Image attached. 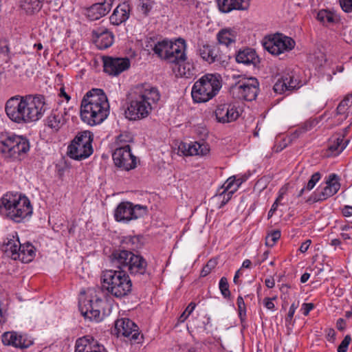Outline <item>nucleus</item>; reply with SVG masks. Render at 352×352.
I'll list each match as a JSON object with an SVG mask.
<instances>
[{"instance_id":"bb28decb","label":"nucleus","mask_w":352,"mask_h":352,"mask_svg":"<svg viewBox=\"0 0 352 352\" xmlns=\"http://www.w3.org/2000/svg\"><path fill=\"white\" fill-rule=\"evenodd\" d=\"M130 12L131 6L128 3H120L111 15L109 18L110 22L114 25L122 24L129 19Z\"/></svg>"},{"instance_id":"c9c22d12","label":"nucleus","mask_w":352,"mask_h":352,"mask_svg":"<svg viewBox=\"0 0 352 352\" xmlns=\"http://www.w3.org/2000/svg\"><path fill=\"white\" fill-rule=\"evenodd\" d=\"M44 0H20V8L29 15L38 12L43 6Z\"/></svg>"},{"instance_id":"0eeeda50","label":"nucleus","mask_w":352,"mask_h":352,"mask_svg":"<svg viewBox=\"0 0 352 352\" xmlns=\"http://www.w3.org/2000/svg\"><path fill=\"white\" fill-rule=\"evenodd\" d=\"M29 140L11 132L0 133V153L12 162L21 161L30 151Z\"/></svg>"},{"instance_id":"09e8293b","label":"nucleus","mask_w":352,"mask_h":352,"mask_svg":"<svg viewBox=\"0 0 352 352\" xmlns=\"http://www.w3.org/2000/svg\"><path fill=\"white\" fill-rule=\"evenodd\" d=\"M231 3L232 1H230V0H217L218 8L223 13H228L232 11L228 9V7H232Z\"/></svg>"},{"instance_id":"c85d7f7f","label":"nucleus","mask_w":352,"mask_h":352,"mask_svg":"<svg viewBox=\"0 0 352 352\" xmlns=\"http://www.w3.org/2000/svg\"><path fill=\"white\" fill-rule=\"evenodd\" d=\"M114 36L106 28L98 27L91 31V41L94 43L113 44Z\"/></svg>"},{"instance_id":"4468645a","label":"nucleus","mask_w":352,"mask_h":352,"mask_svg":"<svg viewBox=\"0 0 352 352\" xmlns=\"http://www.w3.org/2000/svg\"><path fill=\"white\" fill-rule=\"evenodd\" d=\"M325 184V186L316 189L310 199L314 202L322 201L336 194L340 188V178L335 173L330 174Z\"/></svg>"},{"instance_id":"680f3d73","label":"nucleus","mask_w":352,"mask_h":352,"mask_svg":"<svg viewBox=\"0 0 352 352\" xmlns=\"http://www.w3.org/2000/svg\"><path fill=\"white\" fill-rule=\"evenodd\" d=\"M342 213L344 217L352 216V206H345L342 210Z\"/></svg>"},{"instance_id":"37998d69","label":"nucleus","mask_w":352,"mask_h":352,"mask_svg":"<svg viewBox=\"0 0 352 352\" xmlns=\"http://www.w3.org/2000/svg\"><path fill=\"white\" fill-rule=\"evenodd\" d=\"M219 287L223 298H229L230 297L231 293L229 289V284L226 277L223 276L221 278L219 283Z\"/></svg>"},{"instance_id":"ea45409f","label":"nucleus","mask_w":352,"mask_h":352,"mask_svg":"<svg viewBox=\"0 0 352 352\" xmlns=\"http://www.w3.org/2000/svg\"><path fill=\"white\" fill-rule=\"evenodd\" d=\"M321 179V174L319 172H316L314 173L311 178L309 179L307 185L304 186L299 192L297 195L298 197H301L305 190L310 191L311 190L316 186V184L320 181Z\"/></svg>"},{"instance_id":"f257e3e1","label":"nucleus","mask_w":352,"mask_h":352,"mask_svg":"<svg viewBox=\"0 0 352 352\" xmlns=\"http://www.w3.org/2000/svg\"><path fill=\"white\" fill-rule=\"evenodd\" d=\"M49 109L45 97L41 94L16 95L9 98L5 105L8 118L18 124L39 120Z\"/></svg>"},{"instance_id":"a19ab883","label":"nucleus","mask_w":352,"mask_h":352,"mask_svg":"<svg viewBox=\"0 0 352 352\" xmlns=\"http://www.w3.org/2000/svg\"><path fill=\"white\" fill-rule=\"evenodd\" d=\"M232 7H228V10H247L250 7V0H230Z\"/></svg>"},{"instance_id":"423d86ee","label":"nucleus","mask_w":352,"mask_h":352,"mask_svg":"<svg viewBox=\"0 0 352 352\" xmlns=\"http://www.w3.org/2000/svg\"><path fill=\"white\" fill-rule=\"evenodd\" d=\"M100 280L102 289L117 298H124L132 291V281L124 270H105Z\"/></svg>"},{"instance_id":"774afa93","label":"nucleus","mask_w":352,"mask_h":352,"mask_svg":"<svg viewBox=\"0 0 352 352\" xmlns=\"http://www.w3.org/2000/svg\"><path fill=\"white\" fill-rule=\"evenodd\" d=\"M247 177L245 176H242L239 177H236V186L238 189L239 186L245 182L246 181Z\"/></svg>"},{"instance_id":"49530a36","label":"nucleus","mask_w":352,"mask_h":352,"mask_svg":"<svg viewBox=\"0 0 352 352\" xmlns=\"http://www.w3.org/2000/svg\"><path fill=\"white\" fill-rule=\"evenodd\" d=\"M236 304L238 307L239 316L240 318V320L241 321H243L245 319L246 316V308L244 300L241 296H238L236 300Z\"/></svg>"},{"instance_id":"ddd939ff","label":"nucleus","mask_w":352,"mask_h":352,"mask_svg":"<svg viewBox=\"0 0 352 352\" xmlns=\"http://www.w3.org/2000/svg\"><path fill=\"white\" fill-rule=\"evenodd\" d=\"M112 157L116 166L122 170L129 171L136 167L137 159L131 153L129 144L117 147L112 154Z\"/></svg>"},{"instance_id":"6ab92c4d","label":"nucleus","mask_w":352,"mask_h":352,"mask_svg":"<svg viewBox=\"0 0 352 352\" xmlns=\"http://www.w3.org/2000/svg\"><path fill=\"white\" fill-rule=\"evenodd\" d=\"M214 113L217 122L223 124L235 121L240 115L237 107L231 103L219 104Z\"/></svg>"},{"instance_id":"69168bd1","label":"nucleus","mask_w":352,"mask_h":352,"mask_svg":"<svg viewBox=\"0 0 352 352\" xmlns=\"http://www.w3.org/2000/svg\"><path fill=\"white\" fill-rule=\"evenodd\" d=\"M265 285L267 288H273L275 285L274 278L269 277L265 280Z\"/></svg>"},{"instance_id":"6e6552de","label":"nucleus","mask_w":352,"mask_h":352,"mask_svg":"<svg viewBox=\"0 0 352 352\" xmlns=\"http://www.w3.org/2000/svg\"><path fill=\"white\" fill-rule=\"evenodd\" d=\"M221 88L220 76L206 74L193 85L191 95L194 102H206L213 98Z\"/></svg>"},{"instance_id":"4d7b16f0","label":"nucleus","mask_w":352,"mask_h":352,"mask_svg":"<svg viewBox=\"0 0 352 352\" xmlns=\"http://www.w3.org/2000/svg\"><path fill=\"white\" fill-rule=\"evenodd\" d=\"M315 307L314 305L311 302L310 303H303L301 307V311L304 316H308L309 312L314 309Z\"/></svg>"},{"instance_id":"dca6fc26","label":"nucleus","mask_w":352,"mask_h":352,"mask_svg":"<svg viewBox=\"0 0 352 352\" xmlns=\"http://www.w3.org/2000/svg\"><path fill=\"white\" fill-rule=\"evenodd\" d=\"M104 72L111 76H118L127 70L131 65L128 58H113L104 56L102 58Z\"/></svg>"},{"instance_id":"bf43d9fd","label":"nucleus","mask_w":352,"mask_h":352,"mask_svg":"<svg viewBox=\"0 0 352 352\" xmlns=\"http://www.w3.org/2000/svg\"><path fill=\"white\" fill-rule=\"evenodd\" d=\"M264 306L269 310L274 311L275 305L270 298H265L263 300Z\"/></svg>"},{"instance_id":"0e129e2a","label":"nucleus","mask_w":352,"mask_h":352,"mask_svg":"<svg viewBox=\"0 0 352 352\" xmlns=\"http://www.w3.org/2000/svg\"><path fill=\"white\" fill-rule=\"evenodd\" d=\"M151 6L147 2L142 1L141 3V9L144 14H147L151 10Z\"/></svg>"},{"instance_id":"13d9d810","label":"nucleus","mask_w":352,"mask_h":352,"mask_svg":"<svg viewBox=\"0 0 352 352\" xmlns=\"http://www.w3.org/2000/svg\"><path fill=\"white\" fill-rule=\"evenodd\" d=\"M298 305H296L294 302L291 305L289 311H288V314H287V316L286 318L287 321L291 320L293 318L294 313H295L296 309L298 308Z\"/></svg>"},{"instance_id":"7ed1b4c3","label":"nucleus","mask_w":352,"mask_h":352,"mask_svg":"<svg viewBox=\"0 0 352 352\" xmlns=\"http://www.w3.org/2000/svg\"><path fill=\"white\" fill-rule=\"evenodd\" d=\"M109 114V104L102 89H92L83 97L80 105L82 120L90 126L102 123Z\"/></svg>"},{"instance_id":"58836bf2","label":"nucleus","mask_w":352,"mask_h":352,"mask_svg":"<svg viewBox=\"0 0 352 352\" xmlns=\"http://www.w3.org/2000/svg\"><path fill=\"white\" fill-rule=\"evenodd\" d=\"M265 50L272 55L278 56L294 48V45H263Z\"/></svg>"},{"instance_id":"72a5a7b5","label":"nucleus","mask_w":352,"mask_h":352,"mask_svg":"<svg viewBox=\"0 0 352 352\" xmlns=\"http://www.w3.org/2000/svg\"><path fill=\"white\" fill-rule=\"evenodd\" d=\"M261 44H295V41L291 37L276 32L265 35L261 41Z\"/></svg>"},{"instance_id":"7c9ffc66","label":"nucleus","mask_w":352,"mask_h":352,"mask_svg":"<svg viewBox=\"0 0 352 352\" xmlns=\"http://www.w3.org/2000/svg\"><path fill=\"white\" fill-rule=\"evenodd\" d=\"M146 43L147 44H186V41L182 37L171 39L162 38L161 35L151 32L146 36Z\"/></svg>"},{"instance_id":"3c124183","label":"nucleus","mask_w":352,"mask_h":352,"mask_svg":"<svg viewBox=\"0 0 352 352\" xmlns=\"http://www.w3.org/2000/svg\"><path fill=\"white\" fill-rule=\"evenodd\" d=\"M233 194H230L228 192H226L225 191H222L219 195H218V198L221 199V203L219 205V208L224 206L231 199Z\"/></svg>"},{"instance_id":"8fccbe9b","label":"nucleus","mask_w":352,"mask_h":352,"mask_svg":"<svg viewBox=\"0 0 352 352\" xmlns=\"http://www.w3.org/2000/svg\"><path fill=\"white\" fill-rule=\"evenodd\" d=\"M351 341L349 335H346L338 347V352H346L349 345Z\"/></svg>"},{"instance_id":"2eb2a0df","label":"nucleus","mask_w":352,"mask_h":352,"mask_svg":"<svg viewBox=\"0 0 352 352\" xmlns=\"http://www.w3.org/2000/svg\"><path fill=\"white\" fill-rule=\"evenodd\" d=\"M302 86L299 76L294 71L285 74L274 85L273 89L276 94H282L286 91L297 90Z\"/></svg>"},{"instance_id":"4be33fe9","label":"nucleus","mask_w":352,"mask_h":352,"mask_svg":"<svg viewBox=\"0 0 352 352\" xmlns=\"http://www.w3.org/2000/svg\"><path fill=\"white\" fill-rule=\"evenodd\" d=\"M74 352H107L93 337L85 336L76 340Z\"/></svg>"},{"instance_id":"f704fd0d","label":"nucleus","mask_w":352,"mask_h":352,"mask_svg":"<svg viewBox=\"0 0 352 352\" xmlns=\"http://www.w3.org/2000/svg\"><path fill=\"white\" fill-rule=\"evenodd\" d=\"M352 111V93L347 95L338 104L336 114L340 116L341 121L346 119L349 113Z\"/></svg>"},{"instance_id":"a211bd4d","label":"nucleus","mask_w":352,"mask_h":352,"mask_svg":"<svg viewBox=\"0 0 352 352\" xmlns=\"http://www.w3.org/2000/svg\"><path fill=\"white\" fill-rule=\"evenodd\" d=\"M115 330L118 337L124 336L135 340L139 336L138 326L129 318H124L116 320Z\"/></svg>"},{"instance_id":"20e7f679","label":"nucleus","mask_w":352,"mask_h":352,"mask_svg":"<svg viewBox=\"0 0 352 352\" xmlns=\"http://www.w3.org/2000/svg\"><path fill=\"white\" fill-rule=\"evenodd\" d=\"M0 212L15 223H21L31 217L33 208L24 195L7 192L0 199Z\"/></svg>"},{"instance_id":"f03ea898","label":"nucleus","mask_w":352,"mask_h":352,"mask_svg":"<svg viewBox=\"0 0 352 352\" xmlns=\"http://www.w3.org/2000/svg\"><path fill=\"white\" fill-rule=\"evenodd\" d=\"M160 99V94L157 87L148 83L137 85L126 111V117L131 120L146 118Z\"/></svg>"},{"instance_id":"5701e85b","label":"nucleus","mask_w":352,"mask_h":352,"mask_svg":"<svg viewBox=\"0 0 352 352\" xmlns=\"http://www.w3.org/2000/svg\"><path fill=\"white\" fill-rule=\"evenodd\" d=\"M2 342L4 345L19 349H26L32 344L31 340L15 331L5 332L2 335Z\"/></svg>"},{"instance_id":"9d476101","label":"nucleus","mask_w":352,"mask_h":352,"mask_svg":"<svg viewBox=\"0 0 352 352\" xmlns=\"http://www.w3.org/2000/svg\"><path fill=\"white\" fill-rule=\"evenodd\" d=\"M88 294L89 296L80 298L79 310L85 318L98 322L100 320V309L104 302L97 296L94 289H89Z\"/></svg>"},{"instance_id":"f3484780","label":"nucleus","mask_w":352,"mask_h":352,"mask_svg":"<svg viewBox=\"0 0 352 352\" xmlns=\"http://www.w3.org/2000/svg\"><path fill=\"white\" fill-rule=\"evenodd\" d=\"M199 55L209 64L217 63L223 66L227 62V56L220 51L219 45H199Z\"/></svg>"},{"instance_id":"aec40b11","label":"nucleus","mask_w":352,"mask_h":352,"mask_svg":"<svg viewBox=\"0 0 352 352\" xmlns=\"http://www.w3.org/2000/svg\"><path fill=\"white\" fill-rule=\"evenodd\" d=\"M132 254H135L133 252L126 250H116L110 256L111 263L118 270H124L126 272L130 271L131 263H132Z\"/></svg>"},{"instance_id":"5fc2aeb1","label":"nucleus","mask_w":352,"mask_h":352,"mask_svg":"<svg viewBox=\"0 0 352 352\" xmlns=\"http://www.w3.org/2000/svg\"><path fill=\"white\" fill-rule=\"evenodd\" d=\"M289 288H290V286L288 284H282L280 287V291L282 293L280 298L284 301H285L287 299V298L289 297Z\"/></svg>"},{"instance_id":"b1692460","label":"nucleus","mask_w":352,"mask_h":352,"mask_svg":"<svg viewBox=\"0 0 352 352\" xmlns=\"http://www.w3.org/2000/svg\"><path fill=\"white\" fill-rule=\"evenodd\" d=\"M114 0H104L93 4L85 10V15L90 21H96L105 16L111 10Z\"/></svg>"},{"instance_id":"c03bdc74","label":"nucleus","mask_w":352,"mask_h":352,"mask_svg":"<svg viewBox=\"0 0 352 352\" xmlns=\"http://www.w3.org/2000/svg\"><path fill=\"white\" fill-rule=\"evenodd\" d=\"M132 140L133 137L130 133L123 132L117 137L116 144L119 147L122 145L129 144Z\"/></svg>"},{"instance_id":"79ce46f5","label":"nucleus","mask_w":352,"mask_h":352,"mask_svg":"<svg viewBox=\"0 0 352 352\" xmlns=\"http://www.w3.org/2000/svg\"><path fill=\"white\" fill-rule=\"evenodd\" d=\"M222 188L223 191L230 194H234L236 190V176L229 177L223 184Z\"/></svg>"},{"instance_id":"1a4fd4ad","label":"nucleus","mask_w":352,"mask_h":352,"mask_svg":"<svg viewBox=\"0 0 352 352\" xmlns=\"http://www.w3.org/2000/svg\"><path fill=\"white\" fill-rule=\"evenodd\" d=\"M93 134L85 131L78 133L68 146V155L76 160L87 158L93 153Z\"/></svg>"},{"instance_id":"cd10ccee","label":"nucleus","mask_w":352,"mask_h":352,"mask_svg":"<svg viewBox=\"0 0 352 352\" xmlns=\"http://www.w3.org/2000/svg\"><path fill=\"white\" fill-rule=\"evenodd\" d=\"M236 60L238 63L248 65H252L254 67L260 62L259 57L256 54V51L250 47H245L243 50H240L236 55Z\"/></svg>"},{"instance_id":"c756f323","label":"nucleus","mask_w":352,"mask_h":352,"mask_svg":"<svg viewBox=\"0 0 352 352\" xmlns=\"http://www.w3.org/2000/svg\"><path fill=\"white\" fill-rule=\"evenodd\" d=\"M129 273L132 276H141L147 274L148 264L146 259L140 254H132Z\"/></svg>"},{"instance_id":"603ef678","label":"nucleus","mask_w":352,"mask_h":352,"mask_svg":"<svg viewBox=\"0 0 352 352\" xmlns=\"http://www.w3.org/2000/svg\"><path fill=\"white\" fill-rule=\"evenodd\" d=\"M215 266V262L210 260L207 264L203 267L201 272V276L204 277L206 276L208 274H209Z\"/></svg>"},{"instance_id":"a878e982","label":"nucleus","mask_w":352,"mask_h":352,"mask_svg":"<svg viewBox=\"0 0 352 352\" xmlns=\"http://www.w3.org/2000/svg\"><path fill=\"white\" fill-rule=\"evenodd\" d=\"M21 244L19 241L17 234L9 235L3 242V250L5 254L13 260L19 258V250Z\"/></svg>"},{"instance_id":"6e6d98bb","label":"nucleus","mask_w":352,"mask_h":352,"mask_svg":"<svg viewBox=\"0 0 352 352\" xmlns=\"http://www.w3.org/2000/svg\"><path fill=\"white\" fill-rule=\"evenodd\" d=\"M177 1L179 6L186 9L196 6V0H177Z\"/></svg>"},{"instance_id":"412c9836","label":"nucleus","mask_w":352,"mask_h":352,"mask_svg":"<svg viewBox=\"0 0 352 352\" xmlns=\"http://www.w3.org/2000/svg\"><path fill=\"white\" fill-rule=\"evenodd\" d=\"M210 151L208 145L198 142H181L178 146V153L184 156L207 155Z\"/></svg>"},{"instance_id":"393cba45","label":"nucleus","mask_w":352,"mask_h":352,"mask_svg":"<svg viewBox=\"0 0 352 352\" xmlns=\"http://www.w3.org/2000/svg\"><path fill=\"white\" fill-rule=\"evenodd\" d=\"M65 108L53 109L45 120V124L54 131H58L65 124L67 118Z\"/></svg>"},{"instance_id":"e433bc0d","label":"nucleus","mask_w":352,"mask_h":352,"mask_svg":"<svg viewBox=\"0 0 352 352\" xmlns=\"http://www.w3.org/2000/svg\"><path fill=\"white\" fill-rule=\"evenodd\" d=\"M317 19L325 25H333L339 21L338 15L327 10H320L317 14Z\"/></svg>"},{"instance_id":"a18cd8bd","label":"nucleus","mask_w":352,"mask_h":352,"mask_svg":"<svg viewBox=\"0 0 352 352\" xmlns=\"http://www.w3.org/2000/svg\"><path fill=\"white\" fill-rule=\"evenodd\" d=\"M280 237V232L274 230L269 234L265 238V244L267 246L273 247Z\"/></svg>"},{"instance_id":"4c0bfd02","label":"nucleus","mask_w":352,"mask_h":352,"mask_svg":"<svg viewBox=\"0 0 352 352\" xmlns=\"http://www.w3.org/2000/svg\"><path fill=\"white\" fill-rule=\"evenodd\" d=\"M19 254V258H17V260L21 261L22 263H29L35 255L34 248L29 243L21 245Z\"/></svg>"},{"instance_id":"864d4df0","label":"nucleus","mask_w":352,"mask_h":352,"mask_svg":"<svg viewBox=\"0 0 352 352\" xmlns=\"http://www.w3.org/2000/svg\"><path fill=\"white\" fill-rule=\"evenodd\" d=\"M340 4L345 12H352V0H340Z\"/></svg>"},{"instance_id":"052dcab7","label":"nucleus","mask_w":352,"mask_h":352,"mask_svg":"<svg viewBox=\"0 0 352 352\" xmlns=\"http://www.w3.org/2000/svg\"><path fill=\"white\" fill-rule=\"evenodd\" d=\"M311 241L310 239H307L306 240L305 242H303L300 246V248H299V250L302 252V253H305L307 251V250L309 249V245H311Z\"/></svg>"},{"instance_id":"473e14b6","label":"nucleus","mask_w":352,"mask_h":352,"mask_svg":"<svg viewBox=\"0 0 352 352\" xmlns=\"http://www.w3.org/2000/svg\"><path fill=\"white\" fill-rule=\"evenodd\" d=\"M239 36L235 28H223L217 34V38L219 44H232L238 41Z\"/></svg>"},{"instance_id":"2f4dec72","label":"nucleus","mask_w":352,"mask_h":352,"mask_svg":"<svg viewBox=\"0 0 352 352\" xmlns=\"http://www.w3.org/2000/svg\"><path fill=\"white\" fill-rule=\"evenodd\" d=\"M344 135H333L329 142L328 149L331 155H339L347 146L349 140L344 141Z\"/></svg>"},{"instance_id":"de8ad7c7","label":"nucleus","mask_w":352,"mask_h":352,"mask_svg":"<svg viewBox=\"0 0 352 352\" xmlns=\"http://www.w3.org/2000/svg\"><path fill=\"white\" fill-rule=\"evenodd\" d=\"M195 306V303L190 302L179 317V322H184L188 318L190 314L194 311Z\"/></svg>"},{"instance_id":"9b49d317","label":"nucleus","mask_w":352,"mask_h":352,"mask_svg":"<svg viewBox=\"0 0 352 352\" xmlns=\"http://www.w3.org/2000/svg\"><path fill=\"white\" fill-rule=\"evenodd\" d=\"M147 207L133 204L130 201H122L118 204L114 212L115 219L118 222L129 223L146 214Z\"/></svg>"},{"instance_id":"e2e57ef3","label":"nucleus","mask_w":352,"mask_h":352,"mask_svg":"<svg viewBox=\"0 0 352 352\" xmlns=\"http://www.w3.org/2000/svg\"><path fill=\"white\" fill-rule=\"evenodd\" d=\"M336 338V332L333 329H330L327 334V339L331 342H333Z\"/></svg>"},{"instance_id":"f8f14e48","label":"nucleus","mask_w":352,"mask_h":352,"mask_svg":"<svg viewBox=\"0 0 352 352\" xmlns=\"http://www.w3.org/2000/svg\"><path fill=\"white\" fill-rule=\"evenodd\" d=\"M258 91V82L254 78L239 80L232 86L230 92L239 100L252 101L255 100Z\"/></svg>"},{"instance_id":"338daca9","label":"nucleus","mask_w":352,"mask_h":352,"mask_svg":"<svg viewBox=\"0 0 352 352\" xmlns=\"http://www.w3.org/2000/svg\"><path fill=\"white\" fill-rule=\"evenodd\" d=\"M345 326H346V324H345V321L344 319L342 318H339L338 320H337V322H336V327H337V329L338 330H343L345 328Z\"/></svg>"},{"instance_id":"39448f33","label":"nucleus","mask_w":352,"mask_h":352,"mask_svg":"<svg viewBox=\"0 0 352 352\" xmlns=\"http://www.w3.org/2000/svg\"><path fill=\"white\" fill-rule=\"evenodd\" d=\"M153 51L161 59L175 64L173 70L176 75L190 78L195 74V67L189 62H186V56L179 45H153Z\"/></svg>"}]
</instances>
